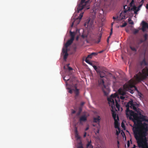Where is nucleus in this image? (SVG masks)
I'll list each match as a JSON object with an SVG mask.
<instances>
[{"mask_svg": "<svg viewBox=\"0 0 148 148\" xmlns=\"http://www.w3.org/2000/svg\"><path fill=\"white\" fill-rule=\"evenodd\" d=\"M139 106V104L132 100L129 101L126 105L127 117L129 119L132 120L134 122L138 119V115L141 114L140 110L138 108Z\"/></svg>", "mask_w": 148, "mask_h": 148, "instance_id": "nucleus-1", "label": "nucleus"}, {"mask_svg": "<svg viewBox=\"0 0 148 148\" xmlns=\"http://www.w3.org/2000/svg\"><path fill=\"white\" fill-rule=\"evenodd\" d=\"M142 127V130H140L139 128L136 127L133 129L134 137L136 139L138 145L142 146L143 145H148L147 139L146 136L148 133V127L146 124H144Z\"/></svg>", "mask_w": 148, "mask_h": 148, "instance_id": "nucleus-2", "label": "nucleus"}, {"mask_svg": "<svg viewBox=\"0 0 148 148\" xmlns=\"http://www.w3.org/2000/svg\"><path fill=\"white\" fill-rule=\"evenodd\" d=\"M99 72L97 73L100 76V78H98L97 86L101 88L104 95L107 96L109 91V89L104 84L103 78L105 75V73L100 70Z\"/></svg>", "mask_w": 148, "mask_h": 148, "instance_id": "nucleus-3", "label": "nucleus"}, {"mask_svg": "<svg viewBox=\"0 0 148 148\" xmlns=\"http://www.w3.org/2000/svg\"><path fill=\"white\" fill-rule=\"evenodd\" d=\"M107 100L112 109L117 111V110L116 109L115 106L118 111L120 110V106L118 102L119 99L117 94L115 93L114 94H112L108 98Z\"/></svg>", "mask_w": 148, "mask_h": 148, "instance_id": "nucleus-4", "label": "nucleus"}, {"mask_svg": "<svg viewBox=\"0 0 148 148\" xmlns=\"http://www.w3.org/2000/svg\"><path fill=\"white\" fill-rule=\"evenodd\" d=\"M142 73L139 72L138 74L134 75V78L136 81L137 82H140L145 79L147 76H148V69L146 67L143 69L142 71Z\"/></svg>", "mask_w": 148, "mask_h": 148, "instance_id": "nucleus-5", "label": "nucleus"}, {"mask_svg": "<svg viewBox=\"0 0 148 148\" xmlns=\"http://www.w3.org/2000/svg\"><path fill=\"white\" fill-rule=\"evenodd\" d=\"M90 0H81L77 8V12L79 13L86 6L89 5Z\"/></svg>", "mask_w": 148, "mask_h": 148, "instance_id": "nucleus-6", "label": "nucleus"}, {"mask_svg": "<svg viewBox=\"0 0 148 148\" xmlns=\"http://www.w3.org/2000/svg\"><path fill=\"white\" fill-rule=\"evenodd\" d=\"M83 12H82L79 15V16L78 18H76L75 19L72 17L71 20V22L72 23L71 25V27H73L74 24L76 25L79 24L83 16Z\"/></svg>", "mask_w": 148, "mask_h": 148, "instance_id": "nucleus-7", "label": "nucleus"}, {"mask_svg": "<svg viewBox=\"0 0 148 148\" xmlns=\"http://www.w3.org/2000/svg\"><path fill=\"white\" fill-rule=\"evenodd\" d=\"M95 16H93V19L95 18ZM93 19L89 18L87 19L84 24V26L88 29H90L93 27Z\"/></svg>", "mask_w": 148, "mask_h": 148, "instance_id": "nucleus-8", "label": "nucleus"}, {"mask_svg": "<svg viewBox=\"0 0 148 148\" xmlns=\"http://www.w3.org/2000/svg\"><path fill=\"white\" fill-rule=\"evenodd\" d=\"M134 81L133 79H131L130 80L128 83L125 84L123 86L124 89L125 90H130L131 88L134 87Z\"/></svg>", "mask_w": 148, "mask_h": 148, "instance_id": "nucleus-9", "label": "nucleus"}, {"mask_svg": "<svg viewBox=\"0 0 148 148\" xmlns=\"http://www.w3.org/2000/svg\"><path fill=\"white\" fill-rule=\"evenodd\" d=\"M118 92L120 95H122L120 96V99L122 100L124 99H125V97L123 96L126 94V93L125 92L124 90L123 89L121 88H119L118 90Z\"/></svg>", "mask_w": 148, "mask_h": 148, "instance_id": "nucleus-10", "label": "nucleus"}, {"mask_svg": "<svg viewBox=\"0 0 148 148\" xmlns=\"http://www.w3.org/2000/svg\"><path fill=\"white\" fill-rule=\"evenodd\" d=\"M148 38V34H145L143 35L141 39L140 40V43H142L145 42L147 40Z\"/></svg>", "mask_w": 148, "mask_h": 148, "instance_id": "nucleus-11", "label": "nucleus"}, {"mask_svg": "<svg viewBox=\"0 0 148 148\" xmlns=\"http://www.w3.org/2000/svg\"><path fill=\"white\" fill-rule=\"evenodd\" d=\"M142 121L139 120V119H138V120H135V121L134 122V123H135V122H136L137 124H138V125H139L140 126V129H139L140 130H142V126L144 125V124H146V125L147 126V127H148V124L146 123H142Z\"/></svg>", "mask_w": 148, "mask_h": 148, "instance_id": "nucleus-12", "label": "nucleus"}, {"mask_svg": "<svg viewBox=\"0 0 148 148\" xmlns=\"http://www.w3.org/2000/svg\"><path fill=\"white\" fill-rule=\"evenodd\" d=\"M142 46V48L141 47L140 49L145 51L148 50V41L144 42Z\"/></svg>", "mask_w": 148, "mask_h": 148, "instance_id": "nucleus-13", "label": "nucleus"}, {"mask_svg": "<svg viewBox=\"0 0 148 148\" xmlns=\"http://www.w3.org/2000/svg\"><path fill=\"white\" fill-rule=\"evenodd\" d=\"M142 30L143 32H145L146 30V29H148V24L144 21L142 22Z\"/></svg>", "mask_w": 148, "mask_h": 148, "instance_id": "nucleus-14", "label": "nucleus"}, {"mask_svg": "<svg viewBox=\"0 0 148 148\" xmlns=\"http://www.w3.org/2000/svg\"><path fill=\"white\" fill-rule=\"evenodd\" d=\"M127 12V10H124L122 12H121L119 18L121 19H125L127 18V17L125 16L126 13Z\"/></svg>", "mask_w": 148, "mask_h": 148, "instance_id": "nucleus-15", "label": "nucleus"}, {"mask_svg": "<svg viewBox=\"0 0 148 148\" xmlns=\"http://www.w3.org/2000/svg\"><path fill=\"white\" fill-rule=\"evenodd\" d=\"M62 52L64 53V60H65L67 58L68 55V54L67 52V49L66 48H63L62 49Z\"/></svg>", "mask_w": 148, "mask_h": 148, "instance_id": "nucleus-16", "label": "nucleus"}, {"mask_svg": "<svg viewBox=\"0 0 148 148\" xmlns=\"http://www.w3.org/2000/svg\"><path fill=\"white\" fill-rule=\"evenodd\" d=\"M73 40H72V39H71L68 40L65 45V47L64 48L67 49V47L72 43Z\"/></svg>", "mask_w": 148, "mask_h": 148, "instance_id": "nucleus-17", "label": "nucleus"}, {"mask_svg": "<svg viewBox=\"0 0 148 148\" xmlns=\"http://www.w3.org/2000/svg\"><path fill=\"white\" fill-rule=\"evenodd\" d=\"M139 115V116L138 119L142 121L148 122V120L145 119V116L142 115L141 113V114Z\"/></svg>", "mask_w": 148, "mask_h": 148, "instance_id": "nucleus-18", "label": "nucleus"}, {"mask_svg": "<svg viewBox=\"0 0 148 148\" xmlns=\"http://www.w3.org/2000/svg\"><path fill=\"white\" fill-rule=\"evenodd\" d=\"M140 65L141 66H147V63L146 61L145 58H144L143 60L140 62Z\"/></svg>", "mask_w": 148, "mask_h": 148, "instance_id": "nucleus-19", "label": "nucleus"}, {"mask_svg": "<svg viewBox=\"0 0 148 148\" xmlns=\"http://www.w3.org/2000/svg\"><path fill=\"white\" fill-rule=\"evenodd\" d=\"M117 119L118 120H114V126L116 128H119V124L118 122V121L119 120V118L118 116H117Z\"/></svg>", "mask_w": 148, "mask_h": 148, "instance_id": "nucleus-20", "label": "nucleus"}, {"mask_svg": "<svg viewBox=\"0 0 148 148\" xmlns=\"http://www.w3.org/2000/svg\"><path fill=\"white\" fill-rule=\"evenodd\" d=\"M87 120V117L85 115L81 116L79 118L80 122L85 121Z\"/></svg>", "mask_w": 148, "mask_h": 148, "instance_id": "nucleus-21", "label": "nucleus"}, {"mask_svg": "<svg viewBox=\"0 0 148 148\" xmlns=\"http://www.w3.org/2000/svg\"><path fill=\"white\" fill-rule=\"evenodd\" d=\"M139 8H137L136 6H134L133 7V8H132L131 10H133L134 13L136 14H137V12L139 10Z\"/></svg>", "mask_w": 148, "mask_h": 148, "instance_id": "nucleus-22", "label": "nucleus"}, {"mask_svg": "<svg viewBox=\"0 0 148 148\" xmlns=\"http://www.w3.org/2000/svg\"><path fill=\"white\" fill-rule=\"evenodd\" d=\"M70 35L71 36V39L74 40V39L75 36V33L74 32H72L70 31Z\"/></svg>", "mask_w": 148, "mask_h": 148, "instance_id": "nucleus-23", "label": "nucleus"}, {"mask_svg": "<svg viewBox=\"0 0 148 148\" xmlns=\"http://www.w3.org/2000/svg\"><path fill=\"white\" fill-rule=\"evenodd\" d=\"M111 111L112 112V116L113 117V119L114 120H116V113L115 112V111H114V110H113V109L111 110Z\"/></svg>", "mask_w": 148, "mask_h": 148, "instance_id": "nucleus-24", "label": "nucleus"}, {"mask_svg": "<svg viewBox=\"0 0 148 148\" xmlns=\"http://www.w3.org/2000/svg\"><path fill=\"white\" fill-rule=\"evenodd\" d=\"M75 89H73V91H74L76 95V96H77L79 95V90L77 88V87L76 86H75Z\"/></svg>", "mask_w": 148, "mask_h": 148, "instance_id": "nucleus-25", "label": "nucleus"}, {"mask_svg": "<svg viewBox=\"0 0 148 148\" xmlns=\"http://www.w3.org/2000/svg\"><path fill=\"white\" fill-rule=\"evenodd\" d=\"M91 141H88V143L87 145V148H92L93 146L91 144Z\"/></svg>", "mask_w": 148, "mask_h": 148, "instance_id": "nucleus-26", "label": "nucleus"}, {"mask_svg": "<svg viewBox=\"0 0 148 148\" xmlns=\"http://www.w3.org/2000/svg\"><path fill=\"white\" fill-rule=\"evenodd\" d=\"M82 111V108L81 107H80L79 108V111L77 114V116H79L80 114Z\"/></svg>", "mask_w": 148, "mask_h": 148, "instance_id": "nucleus-27", "label": "nucleus"}, {"mask_svg": "<svg viewBox=\"0 0 148 148\" xmlns=\"http://www.w3.org/2000/svg\"><path fill=\"white\" fill-rule=\"evenodd\" d=\"M99 116H98L97 118H95L93 119V122L95 123L99 122L100 120Z\"/></svg>", "mask_w": 148, "mask_h": 148, "instance_id": "nucleus-28", "label": "nucleus"}, {"mask_svg": "<svg viewBox=\"0 0 148 148\" xmlns=\"http://www.w3.org/2000/svg\"><path fill=\"white\" fill-rule=\"evenodd\" d=\"M75 132L76 135V137H77L78 139H79L80 138V137L78 136L77 134L78 132L77 130V127H75Z\"/></svg>", "mask_w": 148, "mask_h": 148, "instance_id": "nucleus-29", "label": "nucleus"}, {"mask_svg": "<svg viewBox=\"0 0 148 148\" xmlns=\"http://www.w3.org/2000/svg\"><path fill=\"white\" fill-rule=\"evenodd\" d=\"M97 55V53H92L91 54L89 55H88L87 58H91L92 57V56L93 55Z\"/></svg>", "mask_w": 148, "mask_h": 148, "instance_id": "nucleus-30", "label": "nucleus"}, {"mask_svg": "<svg viewBox=\"0 0 148 148\" xmlns=\"http://www.w3.org/2000/svg\"><path fill=\"white\" fill-rule=\"evenodd\" d=\"M77 148H83L82 142L81 141L78 143Z\"/></svg>", "mask_w": 148, "mask_h": 148, "instance_id": "nucleus-31", "label": "nucleus"}, {"mask_svg": "<svg viewBox=\"0 0 148 148\" xmlns=\"http://www.w3.org/2000/svg\"><path fill=\"white\" fill-rule=\"evenodd\" d=\"M123 8L124 10H127V12L129 11V10H130V8L129 7H128L127 5H125L124 6H123Z\"/></svg>", "mask_w": 148, "mask_h": 148, "instance_id": "nucleus-32", "label": "nucleus"}, {"mask_svg": "<svg viewBox=\"0 0 148 148\" xmlns=\"http://www.w3.org/2000/svg\"><path fill=\"white\" fill-rule=\"evenodd\" d=\"M130 48L131 50L133 51L136 52L137 51L136 49L134 46H130Z\"/></svg>", "mask_w": 148, "mask_h": 148, "instance_id": "nucleus-33", "label": "nucleus"}, {"mask_svg": "<svg viewBox=\"0 0 148 148\" xmlns=\"http://www.w3.org/2000/svg\"><path fill=\"white\" fill-rule=\"evenodd\" d=\"M92 66L95 70L96 71L97 73L99 72V71L100 70L99 68H97L96 66L95 65Z\"/></svg>", "mask_w": 148, "mask_h": 148, "instance_id": "nucleus-34", "label": "nucleus"}, {"mask_svg": "<svg viewBox=\"0 0 148 148\" xmlns=\"http://www.w3.org/2000/svg\"><path fill=\"white\" fill-rule=\"evenodd\" d=\"M102 34L101 33H100L99 34V38L98 39V40L97 41V43H99L100 42V39L102 36Z\"/></svg>", "mask_w": 148, "mask_h": 148, "instance_id": "nucleus-35", "label": "nucleus"}, {"mask_svg": "<svg viewBox=\"0 0 148 148\" xmlns=\"http://www.w3.org/2000/svg\"><path fill=\"white\" fill-rule=\"evenodd\" d=\"M138 147H141V148H148V145H143L142 146H140L139 145H138Z\"/></svg>", "mask_w": 148, "mask_h": 148, "instance_id": "nucleus-36", "label": "nucleus"}, {"mask_svg": "<svg viewBox=\"0 0 148 148\" xmlns=\"http://www.w3.org/2000/svg\"><path fill=\"white\" fill-rule=\"evenodd\" d=\"M139 30L136 29H134L133 31V33L134 34H136L138 32Z\"/></svg>", "mask_w": 148, "mask_h": 148, "instance_id": "nucleus-37", "label": "nucleus"}, {"mask_svg": "<svg viewBox=\"0 0 148 148\" xmlns=\"http://www.w3.org/2000/svg\"><path fill=\"white\" fill-rule=\"evenodd\" d=\"M97 12V11L96 8H94L93 9V11L92 13H94L95 15L96 13Z\"/></svg>", "mask_w": 148, "mask_h": 148, "instance_id": "nucleus-38", "label": "nucleus"}, {"mask_svg": "<svg viewBox=\"0 0 148 148\" xmlns=\"http://www.w3.org/2000/svg\"><path fill=\"white\" fill-rule=\"evenodd\" d=\"M82 37L83 38H87L88 35L87 34H83L82 35Z\"/></svg>", "mask_w": 148, "mask_h": 148, "instance_id": "nucleus-39", "label": "nucleus"}, {"mask_svg": "<svg viewBox=\"0 0 148 148\" xmlns=\"http://www.w3.org/2000/svg\"><path fill=\"white\" fill-rule=\"evenodd\" d=\"M141 43H140V41H139V42H138L137 44L136 45H135V48L136 49L139 47V45L141 44Z\"/></svg>", "mask_w": 148, "mask_h": 148, "instance_id": "nucleus-40", "label": "nucleus"}, {"mask_svg": "<svg viewBox=\"0 0 148 148\" xmlns=\"http://www.w3.org/2000/svg\"><path fill=\"white\" fill-rule=\"evenodd\" d=\"M127 25V23H126L125 22L122 25H121L120 26V27H125L126 25Z\"/></svg>", "mask_w": 148, "mask_h": 148, "instance_id": "nucleus-41", "label": "nucleus"}, {"mask_svg": "<svg viewBox=\"0 0 148 148\" xmlns=\"http://www.w3.org/2000/svg\"><path fill=\"white\" fill-rule=\"evenodd\" d=\"M69 64H67V66H68V68L69 71H71L72 70H73V69L71 67H70L69 66Z\"/></svg>", "mask_w": 148, "mask_h": 148, "instance_id": "nucleus-42", "label": "nucleus"}, {"mask_svg": "<svg viewBox=\"0 0 148 148\" xmlns=\"http://www.w3.org/2000/svg\"><path fill=\"white\" fill-rule=\"evenodd\" d=\"M69 92L71 94H72L73 93V89H71L70 88H69Z\"/></svg>", "mask_w": 148, "mask_h": 148, "instance_id": "nucleus-43", "label": "nucleus"}, {"mask_svg": "<svg viewBox=\"0 0 148 148\" xmlns=\"http://www.w3.org/2000/svg\"><path fill=\"white\" fill-rule=\"evenodd\" d=\"M121 126L122 128H123L124 129L125 128V125H124V123L123 122H122L121 123Z\"/></svg>", "mask_w": 148, "mask_h": 148, "instance_id": "nucleus-44", "label": "nucleus"}, {"mask_svg": "<svg viewBox=\"0 0 148 148\" xmlns=\"http://www.w3.org/2000/svg\"><path fill=\"white\" fill-rule=\"evenodd\" d=\"M85 103V102H82L80 103V106L82 108V106L84 105Z\"/></svg>", "mask_w": 148, "mask_h": 148, "instance_id": "nucleus-45", "label": "nucleus"}, {"mask_svg": "<svg viewBox=\"0 0 148 148\" xmlns=\"http://www.w3.org/2000/svg\"><path fill=\"white\" fill-rule=\"evenodd\" d=\"M88 59V58H86L85 59V62L86 63H88L89 62H90V61H89V60Z\"/></svg>", "mask_w": 148, "mask_h": 148, "instance_id": "nucleus-46", "label": "nucleus"}, {"mask_svg": "<svg viewBox=\"0 0 148 148\" xmlns=\"http://www.w3.org/2000/svg\"><path fill=\"white\" fill-rule=\"evenodd\" d=\"M130 145V141L128 140L127 142V145L128 147H129Z\"/></svg>", "mask_w": 148, "mask_h": 148, "instance_id": "nucleus-47", "label": "nucleus"}, {"mask_svg": "<svg viewBox=\"0 0 148 148\" xmlns=\"http://www.w3.org/2000/svg\"><path fill=\"white\" fill-rule=\"evenodd\" d=\"M66 77H64L63 78V79L65 81H66V82L67 81H68L69 80V78H67V79H65V78Z\"/></svg>", "mask_w": 148, "mask_h": 148, "instance_id": "nucleus-48", "label": "nucleus"}, {"mask_svg": "<svg viewBox=\"0 0 148 148\" xmlns=\"http://www.w3.org/2000/svg\"><path fill=\"white\" fill-rule=\"evenodd\" d=\"M112 30H113V28H112V27L111 28V30H110V35L111 36L112 34Z\"/></svg>", "mask_w": 148, "mask_h": 148, "instance_id": "nucleus-49", "label": "nucleus"}, {"mask_svg": "<svg viewBox=\"0 0 148 148\" xmlns=\"http://www.w3.org/2000/svg\"><path fill=\"white\" fill-rule=\"evenodd\" d=\"M129 23L130 24H134V22H133V21H132L129 22Z\"/></svg>", "mask_w": 148, "mask_h": 148, "instance_id": "nucleus-50", "label": "nucleus"}, {"mask_svg": "<svg viewBox=\"0 0 148 148\" xmlns=\"http://www.w3.org/2000/svg\"><path fill=\"white\" fill-rule=\"evenodd\" d=\"M76 112L75 110H72V112H71V113L72 114H75V113Z\"/></svg>", "mask_w": 148, "mask_h": 148, "instance_id": "nucleus-51", "label": "nucleus"}, {"mask_svg": "<svg viewBox=\"0 0 148 148\" xmlns=\"http://www.w3.org/2000/svg\"><path fill=\"white\" fill-rule=\"evenodd\" d=\"M142 5H143V3H142V4H140V5H139L138 7V8H139H139H140V7H141L142 6Z\"/></svg>", "mask_w": 148, "mask_h": 148, "instance_id": "nucleus-52", "label": "nucleus"}, {"mask_svg": "<svg viewBox=\"0 0 148 148\" xmlns=\"http://www.w3.org/2000/svg\"><path fill=\"white\" fill-rule=\"evenodd\" d=\"M86 132H85L84 133V137H85L86 136Z\"/></svg>", "mask_w": 148, "mask_h": 148, "instance_id": "nucleus-53", "label": "nucleus"}, {"mask_svg": "<svg viewBox=\"0 0 148 148\" xmlns=\"http://www.w3.org/2000/svg\"><path fill=\"white\" fill-rule=\"evenodd\" d=\"M128 20V21L129 22L132 21L131 19L130 18H129Z\"/></svg>", "mask_w": 148, "mask_h": 148, "instance_id": "nucleus-54", "label": "nucleus"}, {"mask_svg": "<svg viewBox=\"0 0 148 148\" xmlns=\"http://www.w3.org/2000/svg\"><path fill=\"white\" fill-rule=\"evenodd\" d=\"M89 129V127H87L85 129V131H87V130H88Z\"/></svg>", "mask_w": 148, "mask_h": 148, "instance_id": "nucleus-55", "label": "nucleus"}, {"mask_svg": "<svg viewBox=\"0 0 148 148\" xmlns=\"http://www.w3.org/2000/svg\"><path fill=\"white\" fill-rule=\"evenodd\" d=\"M88 64H90L91 65H92V66H93L92 63L90 62H89Z\"/></svg>", "mask_w": 148, "mask_h": 148, "instance_id": "nucleus-56", "label": "nucleus"}, {"mask_svg": "<svg viewBox=\"0 0 148 148\" xmlns=\"http://www.w3.org/2000/svg\"><path fill=\"white\" fill-rule=\"evenodd\" d=\"M88 64H90L91 65H92V66H93L92 63L90 62H89Z\"/></svg>", "mask_w": 148, "mask_h": 148, "instance_id": "nucleus-57", "label": "nucleus"}, {"mask_svg": "<svg viewBox=\"0 0 148 148\" xmlns=\"http://www.w3.org/2000/svg\"><path fill=\"white\" fill-rule=\"evenodd\" d=\"M146 8L147 9H148V4H147Z\"/></svg>", "mask_w": 148, "mask_h": 148, "instance_id": "nucleus-58", "label": "nucleus"}, {"mask_svg": "<svg viewBox=\"0 0 148 148\" xmlns=\"http://www.w3.org/2000/svg\"><path fill=\"white\" fill-rule=\"evenodd\" d=\"M145 0H141V2L142 3H143L144 2Z\"/></svg>", "mask_w": 148, "mask_h": 148, "instance_id": "nucleus-59", "label": "nucleus"}, {"mask_svg": "<svg viewBox=\"0 0 148 148\" xmlns=\"http://www.w3.org/2000/svg\"><path fill=\"white\" fill-rule=\"evenodd\" d=\"M136 145H134L133 147V148H136Z\"/></svg>", "mask_w": 148, "mask_h": 148, "instance_id": "nucleus-60", "label": "nucleus"}, {"mask_svg": "<svg viewBox=\"0 0 148 148\" xmlns=\"http://www.w3.org/2000/svg\"><path fill=\"white\" fill-rule=\"evenodd\" d=\"M78 39V37H77L76 38V40H77Z\"/></svg>", "mask_w": 148, "mask_h": 148, "instance_id": "nucleus-61", "label": "nucleus"}, {"mask_svg": "<svg viewBox=\"0 0 148 148\" xmlns=\"http://www.w3.org/2000/svg\"><path fill=\"white\" fill-rule=\"evenodd\" d=\"M114 22H112V23H111V26H112H112L113 25V24H114Z\"/></svg>", "mask_w": 148, "mask_h": 148, "instance_id": "nucleus-62", "label": "nucleus"}, {"mask_svg": "<svg viewBox=\"0 0 148 148\" xmlns=\"http://www.w3.org/2000/svg\"><path fill=\"white\" fill-rule=\"evenodd\" d=\"M113 18L114 19V20H115L116 19V18L114 17H113Z\"/></svg>", "mask_w": 148, "mask_h": 148, "instance_id": "nucleus-63", "label": "nucleus"}, {"mask_svg": "<svg viewBox=\"0 0 148 148\" xmlns=\"http://www.w3.org/2000/svg\"><path fill=\"white\" fill-rule=\"evenodd\" d=\"M110 38V36H109L108 37V39H109Z\"/></svg>", "mask_w": 148, "mask_h": 148, "instance_id": "nucleus-64", "label": "nucleus"}]
</instances>
